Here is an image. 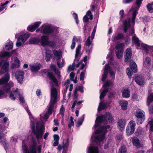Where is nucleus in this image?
<instances>
[{"label": "nucleus", "instance_id": "412c9836", "mask_svg": "<svg viewBox=\"0 0 153 153\" xmlns=\"http://www.w3.org/2000/svg\"><path fill=\"white\" fill-rule=\"evenodd\" d=\"M105 137L104 134L99 135L95 137V140L97 142V144L99 145L100 144V142L104 140Z\"/></svg>", "mask_w": 153, "mask_h": 153}, {"label": "nucleus", "instance_id": "6e6d98bb", "mask_svg": "<svg viewBox=\"0 0 153 153\" xmlns=\"http://www.w3.org/2000/svg\"><path fill=\"white\" fill-rule=\"evenodd\" d=\"M73 16L76 21V23L77 25L79 22V19H78L77 14L76 13H74L73 14Z\"/></svg>", "mask_w": 153, "mask_h": 153}, {"label": "nucleus", "instance_id": "1a4fd4ad", "mask_svg": "<svg viewBox=\"0 0 153 153\" xmlns=\"http://www.w3.org/2000/svg\"><path fill=\"white\" fill-rule=\"evenodd\" d=\"M24 73L22 71H17L15 73L16 78L18 83L22 84L23 83Z\"/></svg>", "mask_w": 153, "mask_h": 153}, {"label": "nucleus", "instance_id": "f3484780", "mask_svg": "<svg viewBox=\"0 0 153 153\" xmlns=\"http://www.w3.org/2000/svg\"><path fill=\"white\" fill-rule=\"evenodd\" d=\"M48 36L43 35L41 37V43L42 46H44L48 44L49 42Z\"/></svg>", "mask_w": 153, "mask_h": 153}, {"label": "nucleus", "instance_id": "09e8293b", "mask_svg": "<svg viewBox=\"0 0 153 153\" xmlns=\"http://www.w3.org/2000/svg\"><path fill=\"white\" fill-rule=\"evenodd\" d=\"M131 70L129 68H127L126 69V73L129 78H131V76L133 74L132 71H131Z\"/></svg>", "mask_w": 153, "mask_h": 153}, {"label": "nucleus", "instance_id": "8fccbe9b", "mask_svg": "<svg viewBox=\"0 0 153 153\" xmlns=\"http://www.w3.org/2000/svg\"><path fill=\"white\" fill-rule=\"evenodd\" d=\"M108 72L104 71L103 74L102 75V81H105L108 75Z\"/></svg>", "mask_w": 153, "mask_h": 153}, {"label": "nucleus", "instance_id": "603ef678", "mask_svg": "<svg viewBox=\"0 0 153 153\" xmlns=\"http://www.w3.org/2000/svg\"><path fill=\"white\" fill-rule=\"evenodd\" d=\"M90 36H89L85 42V45L88 47H89L92 43V42L90 40Z\"/></svg>", "mask_w": 153, "mask_h": 153}, {"label": "nucleus", "instance_id": "37998d69", "mask_svg": "<svg viewBox=\"0 0 153 153\" xmlns=\"http://www.w3.org/2000/svg\"><path fill=\"white\" fill-rule=\"evenodd\" d=\"M70 118V122L69 123L68 125V128H71L72 126H74V123L73 121L74 118L72 116H71Z\"/></svg>", "mask_w": 153, "mask_h": 153}, {"label": "nucleus", "instance_id": "4c0bfd02", "mask_svg": "<svg viewBox=\"0 0 153 153\" xmlns=\"http://www.w3.org/2000/svg\"><path fill=\"white\" fill-rule=\"evenodd\" d=\"M147 7L149 13H153V2L148 3L147 5Z\"/></svg>", "mask_w": 153, "mask_h": 153}, {"label": "nucleus", "instance_id": "c756f323", "mask_svg": "<svg viewBox=\"0 0 153 153\" xmlns=\"http://www.w3.org/2000/svg\"><path fill=\"white\" fill-rule=\"evenodd\" d=\"M40 42V40L38 38L34 37L30 39L29 41L30 44H36Z\"/></svg>", "mask_w": 153, "mask_h": 153}, {"label": "nucleus", "instance_id": "72a5a7b5", "mask_svg": "<svg viewBox=\"0 0 153 153\" xmlns=\"http://www.w3.org/2000/svg\"><path fill=\"white\" fill-rule=\"evenodd\" d=\"M13 43L12 42L10 41L8 42L7 44L5 45L6 49L7 51H10L13 48Z\"/></svg>", "mask_w": 153, "mask_h": 153}, {"label": "nucleus", "instance_id": "dca6fc26", "mask_svg": "<svg viewBox=\"0 0 153 153\" xmlns=\"http://www.w3.org/2000/svg\"><path fill=\"white\" fill-rule=\"evenodd\" d=\"M135 80L136 83L140 85L144 84V79L141 76H136L135 78Z\"/></svg>", "mask_w": 153, "mask_h": 153}, {"label": "nucleus", "instance_id": "0e129e2a", "mask_svg": "<svg viewBox=\"0 0 153 153\" xmlns=\"http://www.w3.org/2000/svg\"><path fill=\"white\" fill-rule=\"evenodd\" d=\"M77 91L78 90L77 89H75L74 92V100L76 99L77 100Z\"/></svg>", "mask_w": 153, "mask_h": 153}, {"label": "nucleus", "instance_id": "a19ab883", "mask_svg": "<svg viewBox=\"0 0 153 153\" xmlns=\"http://www.w3.org/2000/svg\"><path fill=\"white\" fill-rule=\"evenodd\" d=\"M151 59L149 57H146L144 62V65L146 66H149L151 65Z\"/></svg>", "mask_w": 153, "mask_h": 153}, {"label": "nucleus", "instance_id": "6e6552de", "mask_svg": "<svg viewBox=\"0 0 153 153\" xmlns=\"http://www.w3.org/2000/svg\"><path fill=\"white\" fill-rule=\"evenodd\" d=\"M69 143V140L68 138L66 139L65 143L63 141L62 145L60 144L58 146L57 149L60 152L63 149L62 153H66L68 150Z\"/></svg>", "mask_w": 153, "mask_h": 153}, {"label": "nucleus", "instance_id": "79ce46f5", "mask_svg": "<svg viewBox=\"0 0 153 153\" xmlns=\"http://www.w3.org/2000/svg\"><path fill=\"white\" fill-rule=\"evenodd\" d=\"M77 40V38L75 36H74L72 39V43L71 46V49L73 50L76 44L75 41Z\"/></svg>", "mask_w": 153, "mask_h": 153}, {"label": "nucleus", "instance_id": "f257e3e1", "mask_svg": "<svg viewBox=\"0 0 153 153\" xmlns=\"http://www.w3.org/2000/svg\"><path fill=\"white\" fill-rule=\"evenodd\" d=\"M57 91L56 88H53L51 89V99L48 111V113L49 115L52 113L54 105L57 102Z\"/></svg>", "mask_w": 153, "mask_h": 153}, {"label": "nucleus", "instance_id": "052dcab7", "mask_svg": "<svg viewBox=\"0 0 153 153\" xmlns=\"http://www.w3.org/2000/svg\"><path fill=\"white\" fill-rule=\"evenodd\" d=\"M86 15L88 16H90L89 19L92 20L93 19V15H92L91 12L90 10H88L86 13Z\"/></svg>", "mask_w": 153, "mask_h": 153}, {"label": "nucleus", "instance_id": "bf43d9fd", "mask_svg": "<svg viewBox=\"0 0 153 153\" xmlns=\"http://www.w3.org/2000/svg\"><path fill=\"white\" fill-rule=\"evenodd\" d=\"M89 18L88 17L86 16V15L84 16L83 18V21L84 23L88 22H89Z\"/></svg>", "mask_w": 153, "mask_h": 153}, {"label": "nucleus", "instance_id": "7c9ffc66", "mask_svg": "<svg viewBox=\"0 0 153 153\" xmlns=\"http://www.w3.org/2000/svg\"><path fill=\"white\" fill-rule=\"evenodd\" d=\"M54 140L55 142L53 143V146H56L58 145L59 141V137L58 134H54L53 135Z\"/></svg>", "mask_w": 153, "mask_h": 153}, {"label": "nucleus", "instance_id": "9d476101", "mask_svg": "<svg viewBox=\"0 0 153 153\" xmlns=\"http://www.w3.org/2000/svg\"><path fill=\"white\" fill-rule=\"evenodd\" d=\"M41 23V22H36L33 25L28 26L27 27V30L30 32H33L39 27Z\"/></svg>", "mask_w": 153, "mask_h": 153}, {"label": "nucleus", "instance_id": "58836bf2", "mask_svg": "<svg viewBox=\"0 0 153 153\" xmlns=\"http://www.w3.org/2000/svg\"><path fill=\"white\" fill-rule=\"evenodd\" d=\"M1 54L0 57H10L11 56V54H10L9 52L5 51L1 53Z\"/></svg>", "mask_w": 153, "mask_h": 153}, {"label": "nucleus", "instance_id": "c85d7f7f", "mask_svg": "<svg viewBox=\"0 0 153 153\" xmlns=\"http://www.w3.org/2000/svg\"><path fill=\"white\" fill-rule=\"evenodd\" d=\"M120 104L121 107V109L123 110H126L127 108L128 102L126 101H121L120 102Z\"/></svg>", "mask_w": 153, "mask_h": 153}, {"label": "nucleus", "instance_id": "a211bd4d", "mask_svg": "<svg viewBox=\"0 0 153 153\" xmlns=\"http://www.w3.org/2000/svg\"><path fill=\"white\" fill-rule=\"evenodd\" d=\"M110 128V126L109 125H107L106 126H102L101 128H98L95 131V133L96 134H99L102 132H107V129H109Z\"/></svg>", "mask_w": 153, "mask_h": 153}, {"label": "nucleus", "instance_id": "39448f33", "mask_svg": "<svg viewBox=\"0 0 153 153\" xmlns=\"http://www.w3.org/2000/svg\"><path fill=\"white\" fill-rule=\"evenodd\" d=\"M41 28L42 29L40 33H43L44 35H51L54 32L53 29L50 25H43L41 26Z\"/></svg>", "mask_w": 153, "mask_h": 153}, {"label": "nucleus", "instance_id": "a18cd8bd", "mask_svg": "<svg viewBox=\"0 0 153 153\" xmlns=\"http://www.w3.org/2000/svg\"><path fill=\"white\" fill-rule=\"evenodd\" d=\"M119 153H126L127 149L125 146H121L120 149Z\"/></svg>", "mask_w": 153, "mask_h": 153}, {"label": "nucleus", "instance_id": "aec40b11", "mask_svg": "<svg viewBox=\"0 0 153 153\" xmlns=\"http://www.w3.org/2000/svg\"><path fill=\"white\" fill-rule=\"evenodd\" d=\"M124 38L125 37L123 33H117L116 36H112V40L113 42H115L117 41L124 39Z\"/></svg>", "mask_w": 153, "mask_h": 153}, {"label": "nucleus", "instance_id": "473e14b6", "mask_svg": "<svg viewBox=\"0 0 153 153\" xmlns=\"http://www.w3.org/2000/svg\"><path fill=\"white\" fill-rule=\"evenodd\" d=\"M132 40L133 42L138 47L140 46V44L139 42V39L136 36L134 35L132 37Z\"/></svg>", "mask_w": 153, "mask_h": 153}, {"label": "nucleus", "instance_id": "20e7f679", "mask_svg": "<svg viewBox=\"0 0 153 153\" xmlns=\"http://www.w3.org/2000/svg\"><path fill=\"white\" fill-rule=\"evenodd\" d=\"M125 45L123 43H117L115 46V51L116 56L117 58L120 59L124 49Z\"/></svg>", "mask_w": 153, "mask_h": 153}, {"label": "nucleus", "instance_id": "338daca9", "mask_svg": "<svg viewBox=\"0 0 153 153\" xmlns=\"http://www.w3.org/2000/svg\"><path fill=\"white\" fill-rule=\"evenodd\" d=\"M105 68L104 69V71H106L109 72V70L110 69V66L108 64H106L105 65Z\"/></svg>", "mask_w": 153, "mask_h": 153}, {"label": "nucleus", "instance_id": "2eb2a0df", "mask_svg": "<svg viewBox=\"0 0 153 153\" xmlns=\"http://www.w3.org/2000/svg\"><path fill=\"white\" fill-rule=\"evenodd\" d=\"M126 123V120L125 119H121L118 121V127L119 128L120 130H122L124 128Z\"/></svg>", "mask_w": 153, "mask_h": 153}, {"label": "nucleus", "instance_id": "4be33fe9", "mask_svg": "<svg viewBox=\"0 0 153 153\" xmlns=\"http://www.w3.org/2000/svg\"><path fill=\"white\" fill-rule=\"evenodd\" d=\"M130 96V92L128 88H126L123 90L122 97L125 98H128Z\"/></svg>", "mask_w": 153, "mask_h": 153}, {"label": "nucleus", "instance_id": "f03ea898", "mask_svg": "<svg viewBox=\"0 0 153 153\" xmlns=\"http://www.w3.org/2000/svg\"><path fill=\"white\" fill-rule=\"evenodd\" d=\"M31 126L32 132L36 138L37 140L42 139L44 132L43 129V126H39L37 125L36 127L34 123L32 121H31Z\"/></svg>", "mask_w": 153, "mask_h": 153}, {"label": "nucleus", "instance_id": "ea45409f", "mask_svg": "<svg viewBox=\"0 0 153 153\" xmlns=\"http://www.w3.org/2000/svg\"><path fill=\"white\" fill-rule=\"evenodd\" d=\"M74 100V102L71 106V109H73L74 108L76 104L78 105H79L80 104L83 102L82 101H80L77 102V100H76V99Z\"/></svg>", "mask_w": 153, "mask_h": 153}, {"label": "nucleus", "instance_id": "680f3d73", "mask_svg": "<svg viewBox=\"0 0 153 153\" xmlns=\"http://www.w3.org/2000/svg\"><path fill=\"white\" fill-rule=\"evenodd\" d=\"M111 84V83L110 81H106L105 82L103 86L104 87H109L110 86Z\"/></svg>", "mask_w": 153, "mask_h": 153}, {"label": "nucleus", "instance_id": "5fc2aeb1", "mask_svg": "<svg viewBox=\"0 0 153 153\" xmlns=\"http://www.w3.org/2000/svg\"><path fill=\"white\" fill-rule=\"evenodd\" d=\"M148 123L150 125V131L153 132V120L149 121Z\"/></svg>", "mask_w": 153, "mask_h": 153}, {"label": "nucleus", "instance_id": "423d86ee", "mask_svg": "<svg viewBox=\"0 0 153 153\" xmlns=\"http://www.w3.org/2000/svg\"><path fill=\"white\" fill-rule=\"evenodd\" d=\"M135 116L137 118V123L138 124H141L145 119L144 113L141 111H137Z\"/></svg>", "mask_w": 153, "mask_h": 153}, {"label": "nucleus", "instance_id": "0eeeda50", "mask_svg": "<svg viewBox=\"0 0 153 153\" xmlns=\"http://www.w3.org/2000/svg\"><path fill=\"white\" fill-rule=\"evenodd\" d=\"M135 125V122L134 121L131 120L130 121L126 127V131L128 135H130L134 133Z\"/></svg>", "mask_w": 153, "mask_h": 153}, {"label": "nucleus", "instance_id": "f704fd0d", "mask_svg": "<svg viewBox=\"0 0 153 153\" xmlns=\"http://www.w3.org/2000/svg\"><path fill=\"white\" fill-rule=\"evenodd\" d=\"M153 102V93H151L149 95L147 99V105L149 106V105Z\"/></svg>", "mask_w": 153, "mask_h": 153}, {"label": "nucleus", "instance_id": "5701e85b", "mask_svg": "<svg viewBox=\"0 0 153 153\" xmlns=\"http://www.w3.org/2000/svg\"><path fill=\"white\" fill-rule=\"evenodd\" d=\"M129 66L130 69L134 73L137 72V65L133 61L130 62Z\"/></svg>", "mask_w": 153, "mask_h": 153}, {"label": "nucleus", "instance_id": "b1692460", "mask_svg": "<svg viewBox=\"0 0 153 153\" xmlns=\"http://www.w3.org/2000/svg\"><path fill=\"white\" fill-rule=\"evenodd\" d=\"M9 64L8 62L5 61L1 68V70L4 71L7 73H8Z\"/></svg>", "mask_w": 153, "mask_h": 153}, {"label": "nucleus", "instance_id": "774afa93", "mask_svg": "<svg viewBox=\"0 0 153 153\" xmlns=\"http://www.w3.org/2000/svg\"><path fill=\"white\" fill-rule=\"evenodd\" d=\"M109 74L110 76L112 77H114L115 76V73L112 70H110L109 71Z\"/></svg>", "mask_w": 153, "mask_h": 153}, {"label": "nucleus", "instance_id": "e2e57ef3", "mask_svg": "<svg viewBox=\"0 0 153 153\" xmlns=\"http://www.w3.org/2000/svg\"><path fill=\"white\" fill-rule=\"evenodd\" d=\"M143 0H136L135 4L137 7H139L142 4Z\"/></svg>", "mask_w": 153, "mask_h": 153}, {"label": "nucleus", "instance_id": "13d9d810", "mask_svg": "<svg viewBox=\"0 0 153 153\" xmlns=\"http://www.w3.org/2000/svg\"><path fill=\"white\" fill-rule=\"evenodd\" d=\"M113 120L114 119L112 115L109 113H108V120L109 122L111 123H112Z\"/></svg>", "mask_w": 153, "mask_h": 153}, {"label": "nucleus", "instance_id": "e433bc0d", "mask_svg": "<svg viewBox=\"0 0 153 153\" xmlns=\"http://www.w3.org/2000/svg\"><path fill=\"white\" fill-rule=\"evenodd\" d=\"M138 11L135 10L133 11L132 13V23L134 24L135 22V19L137 15L138 14Z\"/></svg>", "mask_w": 153, "mask_h": 153}, {"label": "nucleus", "instance_id": "de8ad7c7", "mask_svg": "<svg viewBox=\"0 0 153 153\" xmlns=\"http://www.w3.org/2000/svg\"><path fill=\"white\" fill-rule=\"evenodd\" d=\"M141 47L143 48V49L145 50L146 52H148L149 51L148 48H150V46L147 45L143 44L141 45Z\"/></svg>", "mask_w": 153, "mask_h": 153}, {"label": "nucleus", "instance_id": "49530a36", "mask_svg": "<svg viewBox=\"0 0 153 153\" xmlns=\"http://www.w3.org/2000/svg\"><path fill=\"white\" fill-rule=\"evenodd\" d=\"M48 44L47 45L53 48H54L56 46V44L54 41H49Z\"/></svg>", "mask_w": 153, "mask_h": 153}, {"label": "nucleus", "instance_id": "c9c22d12", "mask_svg": "<svg viewBox=\"0 0 153 153\" xmlns=\"http://www.w3.org/2000/svg\"><path fill=\"white\" fill-rule=\"evenodd\" d=\"M54 55L56 57V59H60L62 57V55L59 54L56 50H54L53 51Z\"/></svg>", "mask_w": 153, "mask_h": 153}, {"label": "nucleus", "instance_id": "4468645a", "mask_svg": "<svg viewBox=\"0 0 153 153\" xmlns=\"http://www.w3.org/2000/svg\"><path fill=\"white\" fill-rule=\"evenodd\" d=\"M133 146L136 147L138 148L142 147V146L141 144L140 140L137 137H134L132 138L131 141Z\"/></svg>", "mask_w": 153, "mask_h": 153}, {"label": "nucleus", "instance_id": "2f4dec72", "mask_svg": "<svg viewBox=\"0 0 153 153\" xmlns=\"http://www.w3.org/2000/svg\"><path fill=\"white\" fill-rule=\"evenodd\" d=\"M108 88H105L104 89L100 94V100H101L104 98L105 96L106 95V94L108 92Z\"/></svg>", "mask_w": 153, "mask_h": 153}, {"label": "nucleus", "instance_id": "69168bd1", "mask_svg": "<svg viewBox=\"0 0 153 153\" xmlns=\"http://www.w3.org/2000/svg\"><path fill=\"white\" fill-rule=\"evenodd\" d=\"M76 66V64L74 62L72 65H70L68 67L69 69H71L72 71H73L75 69V67Z\"/></svg>", "mask_w": 153, "mask_h": 153}, {"label": "nucleus", "instance_id": "ddd939ff", "mask_svg": "<svg viewBox=\"0 0 153 153\" xmlns=\"http://www.w3.org/2000/svg\"><path fill=\"white\" fill-rule=\"evenodd\" d=\"M10 78V75L8 73H6L0 79V85L7 83L9 80Z\"/></svg>", "mask_w": 153, "mask_h": 153}, {"label": "nucleus", "instance_id": "6ab92c4d", "mask_svg": "<svg viewBox=\"0 0 153 153\" xmlns=\"http://www.w3.org/2000/svg\"><path fill=\"white\" fill-rule=\"evenodd\" d=\"M42 67L40 63H38L37 65H32L30 67L31 71L32 72L37 73Z\"/></svg>", "mask_w": 153, "mask_h": 153}, {"label": "nucleus", "instance_id": "3c124183", "mask_svg": "<svg viewBox=\"0 0 153 153\" xmlns=\"http://www.w3.org/2000/svg\"><path fill=\"white\" fill-rule=\"evenodd\" d=\"M84 117H82V118H80L78 121V122L76 126L77 127H78L81 126L84 121Z\"/></svg>", "mask_w": 153, "mask_h": 153}, {"label": "nucleus", "instance_id": "4d7b16f0", "mask_svg": "<svg viewBox=\"0 0 153 153\" xmlns=\"http://www.w3.org/2000/svg\"><path fill=\"white\" fill-rule=\"evenodd\" d=\"M96 26H95L93 29V30L92 33L91 34V39L92 40H93L94 37L95 33L96 31Z\"/></svg>", "mask_w": 153, "mask_h": 153}, {"label": "nucleus", "instance_id": "393cba45", "mask_svg": "<svg viewBox=\"0 0 153 153\" xmlns=\"http://www.w3.org/2000/svg\"><path fill=\"white\" fill-rule=\"evenodd\" d=\"M30 35L28 34H24L20 35L18 37V41H19L20 39L21 42H25L26 41L28 38L29 37Z\"/></svg>", "mask_w": 153, "mask_h": 153}, {"label": "nucleus", "instance_id": "bb28decb", "mask_svg": "<svg viewBox=\"0 0 153 153\" xmlns=\"http://www.w3.org/2000/svg\"><path fill=\"white\" fill-rule=\"evenodd\" d=\"M88 153H99L97 147L90 146L88 149Z\"/></svg>", "mask_w": 153, "mask_h": 153}, {"label": "nucleus", "instance_id": "a878e982", "mask_svg": "<svg viewBox=\"0 0 153 153\" xmlns=\"http://www.w3.org/2000/svg\"><path fill=\"white\" fill-rule=\"evenodd\" d=\"M96 120L99 123H102L107 121V118L105 116L102 115L97 117Z\"/></svg>", "mask_w": 153, "mask_h": 153}, {"label": "nucleus", "instance_id": "f8f14e48", "mask_svg": "<svg viewBox=\"0 0 153 153\" xmlns=\"http://www.w3.org/2000/svg\"><path fill=\"white\" fill-rule=\"evenodd\" d=\"M48 77L53 82L56 86L59 85L58 82L56 77L54 76L53 74L51 72H48L47 74Z\"/></svg>", "mask_w": 153, "mask_h": 153}, {"label": "nucleus", "instance_id": "7ed1b4c3", "mask_svg": "<svg viewBox=\"0 0 153 153\" xmlns=\"http://www.w3.org/2000/svg\"><path fill=\"white\" fill-rule=\"evenodd\" d=\"M32 144L30 147V151L28 147L26 145L22 146V149L26 153H36V147L37 145L36 141L33 140L31 141Z\"/></svg>", "mask_w": 153, "mask_h": 153}, {"label": "nucleus", "instance_id": "9b49d317", "mask_svg": "<svg viewBox=\"0 0 153 153\" xmlns=\"http://www.w3.org/2000/svg\"><path fill=\"white\" fill-rule=\"evenodd\" d=\"M132 56V51L131 48H127L126 51L125 55H124L125 61L128 62L131 59Z\"/></svg>", "mask_w": 153, "mask_h": 153}, {"label": "nucleus", "instance_id": "c03bdc74", "mask_svg": "<svg viewBox=\"0 0 153 153\" xmlns=\"http://www.w3.org/2000/svg\"><path fill=\"white\" fill-rule=\"evenodd\" d=\"M65 110V109L64 108L63 105H62L60 109L59 113L60 114L62 119H63V117L64 116V112Z\"/></svg>", "mask_w": 153, "mask_h": 153}, {"label": "nucleus", "instance_id": "cd10ccee", "mask_svg": "<svg viewBox=\"0 0 153 153\" xmlns=\"http://www.w3.org/2000/svg\"><path fill=\"white\" fill-rule=\"evenodd\" d=\"M20 61L16 58L15 59L14 63L11 65V67L14 69L19 68L20 66Z\"/></svg>", "mask_w": 153, "mask_h": 153}, {"label": "nucleus", "instance_id": "864d4df0", "mask_svg": "<svg viewBox=\"0 0 153 153\" xmlns=\"http://www.w3.org/2000/svg\"><path fill=\"white\" fill-rule=\"evenodd\" d=\"M51 57L52 56L50 53H45V60L47 62L49 61Z\"/></svg>", "mask_w": 153, "mask_h": 153}]
</instances>
